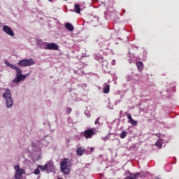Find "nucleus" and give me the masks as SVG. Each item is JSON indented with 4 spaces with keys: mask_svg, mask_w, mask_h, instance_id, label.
Returning <instances> with one entry per match:
<instances>
[{
    "mask_svg": "<svg viewBox=\"0 0 179 179\" xmlns=\"http://www.w3.org/2000/svg\"><path fill=\"white\" fill-rule=\"evenodd\" d=\"M127 135L128 132H127L126 131H122L120 134V137L121 138V139H124Z\"/></svg>",
    "mask_w": 179,
    "mask_h": 179,
    "instance_id": "nucleus-17",
    "label": "nucleus"
},
{
    "mask_svg": "<svg viewBox=\"0 0 179 179\" xmlns=\"http://www.w3.org/2000/svg\"><path fill=\"white\" fill-rule=\"evenodd\" d=\"M5 64L6 65H7V66H9L10 68H11V69H14V71H16L17 72L15 79L13 80V83H19V82L24 80V78H27V75L22 74V69H20V68H19L18 66L10 64L8 61H6Z\"/></svg>",
    "mask_w": 179,
    "mask_h": 179,
    "instance_id": "nucleus-1",
    "label": "nucleus"
},
{
    "mask_svg": "<svg viewBox=\"0 0 179 179\" xmlns=\"http://www.w3.org/2000/svg\"><path fill=\"white\" fill-rule=\"evenodd\" d=\"M83 135L85 139H90L94 135V130L93 129H87L83 133Z\"/></svg>",
    "mask_w": 179,
    "mask_h": 179,
    "instance_id": "nucleus-7",
    "label": "nucleus"
},
{
    "mask_svg": "<svg viewBox=\"0 0 179 179\" xmlns=\"http://www.w3.org/2000/svg\"><path fill=\"white\" fill-rule=\"evenodd\" d=\"M65 27L66 29H67V30H69V31H73V30L75 29L73 25L69 22L65 24Z\"/></svg>",
    "mask_w": 179,
    "mask_h": 179,
    "instance_id": "nucleus-10",
    "label": "nucleus"
},
{
    "mask_svg": "<svg viewBox=\"0 0 179 179\" xmlns=\"http://www.w3.org/2000/svg\"><path fill=\"white\" fill-rule=\"evenodd\" d=\"M50 2L52 1V0H49Z\"/></svg>",
    "mask_w": 179,
    "mask_h": 179,
    "instance_id": "nucleus-26",
    "label": "nucleus"
},
{
    "mask_svg": "<svg viewBox=\"0 0 179 179\" xmlns=\"http://www.w3.org/2000/svg\"><path fill=\"white\" fill-rule=\"evenodd\" d=\"M67 113H68V114H71V113H72V108H67Z\"/></svg>",
    "mask_w": 179,
    "mask_h": 179,
    "instance_id": "nucleus-22",
    "label": "nucleus"
},
{
    "mask_svg": "<svg viewBox=\"0 0 179 179\" xmlns=\"http://www.w3.org/2000/svg\"><path fill=\"white\" fill-rule=\"evenodd\" d=\"M3 31H4V33H6V34H8V36H10V37L15 36V32H13V31L11 28H10L9 26L4 25L3 27Z\"/></svg>",
    "mask_w": 179,
    "mask_h": 179,
    "instance_id": "nucleus-8",
    "label": "nucleus"
},
{
    "mask_svg": "<svg viewBox=\"0 0 179 179\" xmlns=\"http://www.w3.org/2000/svg\"><path fill=\"white\" fill-rule=\"evenodd\" d=\"M125 179H132V178H131V176H127L125 178Z\"/></svg>",
    "mask_w": 179,
    "mask_h": 179,
    "instance_id": "nucleus-23",
    "label": "nucleus"
},
{
    "mask_svg": "<svg viewBox=\"0 0 179 179\" xmlns=\"http://www.w3.org/2000/svg\"><path fill=\"white\" fill-rule=\"evenodd\" d=\"M76 153L78 156H83V155H85V150L82 148H78L76 150Z\"/></svg>",
    "mask_w": 179,
    "mask_h": 179,
    "instance_id": "nucleus-12",
    "label": "nucleus"
},
{
    "mask_svg": "<svg viewBox=\"0 0 179 179\" xmlns=\"http://www.w3.org/2000/svg\"><path fill=\"white\" fill-rule=\"evenodd\" d=\"M43 50H58V48H59V46H58L57 44L55 43H48L47 42H45L43 43Z\"/></svg>",
    "mask_w": 179,
    "mask_h": 179,
    "instance_id": "nucleus-6",
    "label": "nucleus"
},
{
    "mask_svg": "<svg viewBox=\"0 0 179 179\" xmlns=\"http://www.w3.org/2000/svg\"><path fill=\"white\" fill-rule=\"evenodd\" d=\"M18 66H31L34 65V60L30 58L28 59H22L17 63Z\"/></svg>",
    "mask_w": 179,
    "mask_h": 179,
    "instance_id": "nucleus-5",
    "label": "nucleus"
},
{
    "mask_svg": "<svg viewBox=\"0 0 179 179\" xmlns=\"http://www.w3.org/2000/svg\"><path fill=\"white\" fill-rule=\"evenodd\" d=\"M3 97L6 100V107L10 108L13 106V100L12 99V94L9 90H6L3 94Z\"/></svg>",
    "mask_w": 179,
    "mask_h": 179,
    "instance_id": "nucleus-3",
    "label": "nucleus"
},
{
    "mask_svg": "<svg viewBox=\"0 0 179 179\" xmlns=\"http://www.w3.org/2000/svg\"><path fill=\"white\" fill-rule=\"evenodd\" d=\"M52 163L51 161L48 162L45 165H38V169H41L43 171H45L50 169V167H52Z\"/></svg>",
    "mask_w": 179,
    "mask_h": 179,
    "instance_id": "nucleus-9",
    "label": "nucleus"
},
{
    "mask_svg": "<svg viewBox=\"0 0 179 179\" xmlns=\"http://www.w3.org/2000/svg\"><path fill=\"white\" fill-rule=\"evenodd\" d=\"M90 152H93V148H90Z\"/></svg>",
    "mask_w": 179,
    "mask_h": 179,
    "instance_id": "nucleus-25",
    "label": "nucleus"
},
{
    "mask_svg": "<svg viewBox=\"0 0 179 179\" xmlns=\"http://www.w3.org/2000/svg\"><path fill=\"white\" fill-rule=\"evenodd\" d=\"M136 66L138 71H142L143 69V62L138 61L136 62Z\"/></svg>",
    "mask_w": 179,
    "mask_h": 179,
    "instance_id": "nucleus-13",
    "label": "nucleus"
},
{
    "mask_svg": "<svg viewBox=\"0 0 179 179\" xmlns=\"http://www.w3.org/2000/svg\"><path fill=\"white\" fill-rule=\"evenodd\" d=\"M156 136H157L158 138H160V134H156Z\"/></svg>",
    "mask_w": 179,
    "mask_h": 179,
    "instance_id": "nucleus-24",
    "label": "nucleus"
},
{
    "mask_svg": "<svg viewBox=\"0 0 179 179\" xmlns=\"http://www.w3.org/2000/svg\"><path fill=\"white\" fill-rule=\"evenodd\" d=\"M103 92V93H106V94L110 93V85L105 84Z\"/></svg>",
    "mask_w": 179,
    "mask_h": 179,
    "instance_id": "nucleus-15",
    "label": "nucleus"
},
{
    "mask_svg": "<svg viewBox=\"0 0 179 179\" xmlns=\"http://www.w3.org/2000/svg\"><path fill=\"white\" fill-rule=\"evenodd\" d=\"M130 177L131 179L142 178V173H132L130 175Z\"/></svg>",
    "mask_w": 179,
    "mask_h": 179,
    "instance_id": "nucleus-11",
    "label": "nucleus"
},
{
    "mask_svg": "<svg viewBox=\"0 0 179 179\" xmlns=\"http://www.w3.org/2000/svg\"><path fill=\"white\" fill-rule=\"evenodd\" d=\"M34 173L35 176H38V174H40V168H38V166H37V169H35Z\"/></svg>",
    "mask_w": 179,
    "mask_h": 179,
    "instance_id": "nucleus-18",
    "label": "nucleus"
},
{
    "mask_svg": "<svg viewBox=\"0 0 179 179\" xmlns=\"http://www.w3.org/2000/svg\"><path fill=\"white\" fill-rule=\"evenodd\" d=\"M15 179H20L23 177V174L26 173V171L23 169H20V166L19 165H15Z\"/></svg>",
    "mask_w": 179,
    "mask_h": 179,
    "instance_id": "nucleus-4",
    "label": "nucleus"
},
{
    "mask_svg": "<svg viewBox=\"0 0 179 179\" xmlns=\"http://www.w3.org/2000/svg\"><path fill=\"white\" fill-rule=\"evenodd\" d=\"M60 169L62 173L68 176L71 173V165L68 164V159L65 158L60 162Z\"/></svg>",
    "mask_w": 179,
    "mask_h": 179,
    "instance_id": "nucleus-2",
    "label": "nucleus"
},
{
    "mask_svg": "<svg viewBox=\"0 0 179 179\" xmlns=\"http://www.w3.org/2000/svg\"><path fill=\"white\" fill-rule=\"evenodd\" d=\"M64 1H68V0H64Z\"/></svg>",
    "mask_w": 179,
    "mask_h": 179,
    "instance_id": "nucleus-27",
    "label": "nucleus"
},
{
    "mask_svg": "<svg viewBox=\"0 0 179 179\" xmlns=\"http://www.w3.org/2000/svg\"><path fill=\"white\" fill-rule=\"evenodd\" d=\"M129 122L131 124V125H136L138 124V122H136L135 120L132 119L131 120H129Z\"/></svg>",
    "mask_w": 179,
    "mask_h": 179,
    "instance_id": "nucleus-19",
    "label": "nucleus"
},
{
    "mask_svg": "<svg viewBox=\"0 0 179 179\" xmlns=\"http://www.w3.org/2000/svg\"><path fill=\"white\" fill-rule=\"evenodd\" d=\"M127 117L129 121H131V120H132V116L131 115V114L127 115Z\"/></svg>",
    "mask_w": 179,
    "mask_h": 179,
    "instance_id": "nucleus-21",
    "label": "nucleus"
},
{
    "mask_svg": "<svg viewBox=\"0 0 179 179\" xmlns=\"http://www.w3.org/2000/svg\"><path fill=\"white\" fill-rule=\"evenodd\" d=\"M95 125H100V117H97L96 120L95 121Z\"/></svg>",
    "mask_w": 179,
    "mask_h": 179,
    "instance_id": "nucleus-20",
    "label": "nucleus"
},
{
    "mask_svg": "<svg viewBox=\"0 0 179 179\" xmlns=\"http://www.w3.org/2000/svg\"><path fill=\"white\" fill-rule=\"evenodd\" d=\"M74 12H76V13H80V6L79 4H75Z\"/></svg>",
    "mask_w": 179,
    "mask_h": 179,
    "instance_id": "nucleus-16",
    "label": "nucleus"
},
{
    "mask_svg": "<svg viewBox=\"0 0 179 179\" xmlns=\"http://www.w3.org/2000/svg\"><path fill=\"white\" fill-rule=\"evenodd\" d=\"M155 146L159 148V149H162V146H163V141L162 139H158L157 141L155 143Z\"/></svg>",
    "mask_w": 179,
    "mask_h": 179,
    "instance_id": "nucleus-14",
    "label": "nucleus"
}]
</instances>
